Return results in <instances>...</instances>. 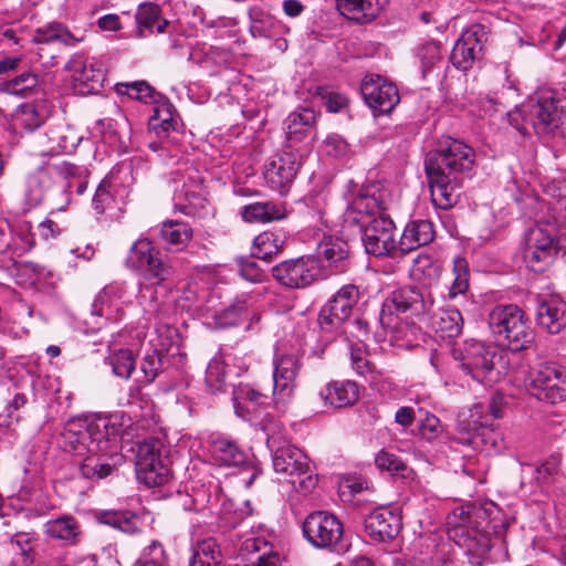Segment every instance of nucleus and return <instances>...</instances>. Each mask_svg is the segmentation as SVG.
I'll use <instances>...</instances> for the list:
<instances>
[{"instance_id":"dca6fc26","label":"nucleus","mask_w":566,"mask_h":566,"mask_svg":"<svg viewBox=\"0 0 566 566\" xmlns=\"http://www.w3.org/2000/svg\"><path fill=\"white\" fill-rule=\"evenodd\" d=\"M67 69L72 73L75 93L80 95L97 94L103 88L106 70L102 62L75 54L67 62Z\"/></svg>"},{"instance_id":"aec40b11","label":"nucleus","mask_w":566,"mask_h":566,"mask_svg":"<svg viewBox=\"0 0 566 566\" xmlns=\"http://www.w3.org/2000/svg\"><path fill=\"white\" fill-rule=\"evenodd\" d=\"M301 366L296 354H282L274 359L273 396L276 403L285 402L293 396Z\"/></svg>"},{"instance_id":"6ab92c4d","label":"nucleus","mask_w":566,"mask_h":566,"mask_svg":"<svg viewBox=\"0 0 566 566\" xmlns=\"http://www.w3.org/2000/svg\"><path fill=\"white\" fill-rule=\"evenodd\" d=\"M360 91L374 114H389L400 101L397 86L379 75L366 76L361 82Z\"/></svg>"},{"instance_id":"ea45409f","label":"nucleus","mask_w":566,"mask_h":566,"mask_svg":"<svg viewBox=\"0 0 566 566\" xmlns=\"http://www.w3.org/2000/svg\"><path fill=\"white\" fill-rule=\"evenodd\" d=\"M103 522L128 535L137 534L143 528L142 517L129 511L106 512L103 515Z\"/></svg>"},{"instance_id":"79ce46f5","label":"nucleus","mask_w":566,"mask_h":566,"mask_svg":"<svg viewBox=\"0 0 566 566\" xmlns=\"http://www.w3.org/2000/svg\"><path fill=\"white\" fill-rule=\"evenodd\" d=\"M82 40V36H76L65 25L59 22L49 23L36 31L38 42L61 41L66 45H74Z\"/></svg>"},{"instance_id":"4d7b16f0","label":"nucleus","mask_w":566,"mask_h":566,"mask_svg":"<svg viewBox=\"0 0 566 566\" xmlns=\"http://www.w3.org/2000/svg\"><path fill=\"white\" fill-rule=\"evenodd\" d=\"M555 254L547 251L525 249L524 260L530 269L535 272H542L545 266L552 263Z\"/></svg>"},{"instance_id":"f03ea898","label":"nucleus","mask_w":566,"mask_h":566,"mask_svg":"<svg viewBox=\"0 0 566 566\" xmlns=\"http://www.w3.org/2000/svg\"><path fill=\"white\" fill-rule=\"evenodd\" d=\"M433 307L431 295L413 286H405L394 291L382 303L379 322L381 326L396 335L397 338L405 337L407 331L412 332L413 325L403 323L399 314L410 313L413 316L429 314Z\"/></svg>"},{"instance_id":"6e6552de","label":"nucleus","mask_w":566,"mask_h":566,"mask_svg":"<svg viewBox=\"0 0 566 566\" xmlns=\"http://www.w3.org/2000/svg\"><path fill=\"white\" fill-rule=\"evenodd\" d=\"M111 431L117 430L104 418L72 420L65 424L61 433V446L66 452L85 457L91 452V447L108 438Z\"/></svg>"},{"instance_id":"49530a36","label":"nucleus","mask_w":566,"mask_h":566,"mask_svg":"<svg viewBox=\"0 0 566 566\" xmlns=\"http://www.w3.org/2000/svg\"><path fill=\"white\" fill-rule=\"evenodd\" d=\"M164 352L159 349H151L145 354L140 364V370L144 375L143 382L150 384L156 379L164 368Z\"/></svg>"},{"instance_id":"603ef678","label":"nucleus","mask_w":566,"mask_h":566,"mask_svg":"<svg viewBox=\"0 0 566 566\" xmlns=\"http://www.w3.org/2000/svg\"><path fill=\"white\" fill-rule=\"evenodd\" d=\"M417 55L420 60L422 72L426 74L441 61V45L437 41L427 42L418 49Z\"/></svg>"},{"instance_id":"09e8293b","label":"nucleus","mask_w":566,"mask_h":566,"mask_svg":"<svg viewBox=\"0 0 566 566\" xmlns=\"http://www.w3.org/2000/svg\"><path fill=\"white\" fill-rule=\"evenodd\" d=\"M134 566H168V556L163 544L158 541H153L144 548L142 556Z\"/></svg>"},{"instance_id":"774afa93","label":"nucleus","mask_w":566,"mask_h":566,"mask_svg":"<svg viewBox=\"0 0 566 566\" xmlns=\"http://www.w3.org/2000/svg\"><path fill=\"white\" fill-rule=\"evenodd\" d=\"M325 148L328 155L342 157L348 153L347 142L339 135H331L325 140Z\"/></svg>"},{"instance_id":"1a4fd4ad","label":"nucleus","mask_w":566,"mask_h":566,"mask_svg":"<svg viewBox=\"0 0 566 566\" xmlns=\"http://www.w3.org/2000/svg\"><path fill=\"white\" fill-rule=\"evenodd\" d=\"M124 462L117 431H111L108 438L91 447V452L78 463V471L84 479L102 480L113 474Z\"/></svg>"},{"instance_id":"c756f323","label":"nucleus","mask_w":566,"mask_h":566,"mask_svg":"<svg viewBox=\"0 0 566 566\" xmlns=\"http://www.w3.org/2000/svg\"><path fill=\"white\" fill-rule=\"evenodd\" d=\"M434 238L433 226L428 220L410 221L398 242L399 253L406 254L421 245L430 243Z\"/></svg>"},{"instance_id":"72a5a7b5","label":"nucleus","mask_w":566,"mask_h":566,"mask_svg":"<svg viewBox=\"0 0 566 566\" xmlns=\"http://www.w3.org/2000/svg\"><path fill=\"white\" fill-rule=\"evenodd\" d=\"M430 326L441 338H453L462 332L463 317L457 308H440L431 315Z\"/></svg>"},{"instance_id":"a878e982","label":"nucleus","mask_w":566,"mask_h":566,"mask_svg":"<svg viewBox=\"0 0 566 566\" xmlns=\"http://www.w3.org/2000/svg\"><path fill=\"white\" fill-rule=\"evenodd\" d=\"M248 17L249 31L253 39H273L289 32V28L282 21L259 6L251 7Z\"/></svg>"},{"instance_id":"7ed1b4c3","label":"nucleus","mask_w":566,"mask_h":566,"mask_svg":"<svg viewBox=\"0 0 566 566\" xmlns=\"http://www.w3.org/2000/svg\"><path fill=\"white\" fill-rule=\"evenodd\" d=\"M452 356L460 361L462 370L482 385L491 386L501 377L499 364L502 358L495 346L478 339H467L452 348Z\"/></svg>"},{"instance_id":"7c9ffc66","label":"nucleus","mask_w":566,"mask_h":566,"mask_svg":"<svg viewBox=\"0 0 566 566\" xmlns=\"http://www.w3.org/2000/svg\"><path fill=\"white\" fill-rule=\"evenodd\" d=\"M137 34L142 38L148 34H161L166 31L169 22L161 15V9L153 2L140 3L136 14Z\"/></svg>"},{"instance_id":"4468645a","label":"nucleus","mask_w":566,"mask_h":566,"mask_svg":"<svg viewBox=\"0 0 566 566\" xmlns=\"http://www.w3.org/2000/svg\"><path fill=\"white\" fill-rule=\"evenodd\" d=\"M302 530L307 542L321 549L334 548L344 535L343 523L327 511L310 513L303 522Z\"/></svg>"},{"instance_id":"20e7f679","label":"nucleus","mask_w":566,"mask_h":566,"mask_svg":"<svg viewBox=\"0 0 566 566\" xmlns=\"http://www.w3.org/2000/svg\"><path fill=\"white\" fill-rule=\"evenodd\" d=\"M489 326L512 352L526 349L534 342V331L527 325L524 313L517 305L495 306L489 314Z\"/></svg>"},{"instance_id":"0e129e2a","label":"nucleus","mask_w":566,"mask_h":566,"mask_svg":"<svg viewBox=\"0 0 566 566\" xmlns=\"http://www.w3.org/2000/svg\"><path fill=\"white\" fill-rule=\"evenodd\" d=\"M116 286L108 285L97 295L94 303L92 304V313L97 316H104L109 314V297L115 292Z\"/></svg>"},{"instance_id":"393cba45","label":"nucleus","mask_w":566,"mask_h":566,"mask_svg":"<svg viewBox=\"0 0 566 566\" xmlns=\"http://www.w3.org/2000/svg\"><path fill=\"white\" fill-rule=\"evenodd\" d=\"M359 387L354 380H334L323 387L318 397L324 407L346 408L354 406L359 399Z\"/></svg>"},{"instance_id":"6e6d98bb","label":"nucleus","mask_w":566,"mask_h":566,"mask_svg":"<svg viewBox=\"0 0 566 566\" xmlns=\"http://www.w3.org/2000/svg\"><path fill=\"white\" fill-rule=\"evenodd\" d=\"M176 122L174 120L170 105H161L155 108L154 115L150 118V126L153 129L160 128L164 132L175 129Z\"/></svg>"},{"instance_id":"5fc2aeb1","label":"nucleus","mask_w":566,"mask_h":566,"mask_svg":"<svg viewBox=\"0 0 566 566\" xmlns=\"http://www.w3.org/2000/svg\"><path fill=\"white\" fill-rule=\"evenodd\" d=\"M239 274L251 283H261L266 279V274L260 269L258 262L253 259L240 258L237 261Z\"/></svg>"},{"instance_id":"9b49d317","label":"nucleus","mask_w":566,"mask_h":566,"mask_svg":"<svg viewBox=\"0 0 566 566\" xmlns=\"http://www.w3.org/2000/svg\"><path fill=\"white\" fill-rule=\"evenodd\" d=\"M360 296L361 293L358 285L353 283L343 285L327 300L319 311L318 324L322 331L327 333L338 332L350 317Z\"/></svg>"},{"instance_id":"423d86ee","label":"nucleus","mask_w":566,"mask_h":566,"mask_svg":"<svg viewBox=\"0 0 566 566\" xmlns=\"http://www.w3.org/2000/svg\"><path fill=\"white\" fill-rule=\"evenodd\" d=\"M273 469L283 475L294 488L304 493H311L317 485L318 479L307 455L294 446L277 448L272 458Z\"/></svg>"},{"instance_id":"412c9836","label":"nucleus","mask_w":566,"mask_h":566,"mask_svg":"<svg viewBox=\"0 0 566 566\" xmlns=\"http://www.w3.org/2000/svg\"><path fill=\"white\" fill-rule=\"evenodd\" d=\"M364 527L371 541L390 542L402 528L401 516L389 507H378L366 516Z\"/></svg>"},{"instance_id":"a211bd4d","label":"nucleus","mask_w":566,"mask_h":566,"mask_svg":"<svg viewBox=\"0 0 566 566\" xmlns=\"http://www.w3.org/2000/svg\"><path fill=\"white\" fill-rule=\"evenodd\" d=\"M395 229L392 220L385 216L361 230L366 252L376 258L395 256L399 252Z\"/></svg>"},{"instance_id":"37998d69","label":"nucleus","mask_w":566,"mask_h":566,"mask_svg":"<svg viewBox=\"0 0 566 566\" xmlns=\"http://www.w3.org/2000/svg\"><path fill=\"white\" fill-rule=\"evenodd\" d=\"M15 118L24 128L34 130L43 125L46 115L43 108L32 103H24L17 109Z\"/></svg>"},{"instance_id":"5701e85b","label":"nucleus","mask_w":566,"mask_h":566,"mask_svg":"<svg viewBox=\"0 0 566 566\" xmlns=\"http://www.w3.org/2000/svg\"><path fill=\"white\" fill-rule=\"evenodd\" d=\"M537 324L551 334L566 326V303L557 294H539L536 310Z\"/></svg>"},{"instance_id":"f8f14e48","label":"nucleus","mask_w":566,"mask_h":566,"mask_svg":"<svg viewBox=\"0 0 566 566\" xmlns=\"http://www.w3.org/2000/svg\"><path fill=\"white\" fill-rule=\"evenodd\" d=\"M385 210V193L377 185H369L353 198L344 213V221L361 231L378 218L387 216Z\"/></svg>"},{"instance_id":"e2e57ef3","label":"nucleus","mask_w":566,"mask_h":566,"mask_svg":"<svg viewBox=\"0 0 566 566\" xmlns=\"http://www.w3.org/2000/svg\"><path fill=\"white\" fill-rule=\"evenodd\" d=\"M352 367L360 376H367L373 373L374 365L367 358V354L361 348H352Z\"/></svg>"},{"instance_id":"f3484780","label":"nucleus","mask_w":566,"mask_h":566,"mask_svg":"<svg viewBox=\"0 0 566 566\" xmlns=\"http://www.w3.org/2000/svg\"><path fill=\"white\" fill-rule=\"evenodd\" d=\"M273 277L290 289L310 286L317 277V262L312 256L283 261L272 268Z\"/></svg>"},{"instance_id":"c9c22d12","label":"nucleus","mask_w":566,"mask_h":566,"mask_svg":"<svg viewBox=\"0 0 566 566\" xmlns=\"http://www.w3.org/2000/svg\"><path fill=\"white\" fill-rule=\"evenodd\" d=\"M315 120L316 114L312 108L302 107L292 112L285 119L287 139H301L306 136Z\"/></svg>"},{"instance_id":"9d476101","label":"nucleus","mask_w":566,"mask_h":566,"mask_svg":"<svg viewBox=\"0 0 566 566\" xmlns=\"http://www.w3.org/2000/svg\"><path fill=\"white\" fill-rule=\"evenodd\" d=\"M136 474L148 488L165 484L170 474L167 449L159 439L140 442L136 452Z\"/></svg>"},{"instance_id":"f704fd0d","label":"nucleus","mask_w":566,"mask_h":566,"mask_svg":"<svg viewBox=\"0 0 566 566\" xmlns=\"http://www.w3.org/2000/svg\"><path fill=\"white\" fill-rule=\"evenodd\" d=\"M242 218L247 222H271L274 220H281L286 216L284 206L268 202H255L242 208Z\"/></svg>"},{"instance_id":"338daca9","label":"nucleus","mask_w":566,"mask_h":566,"mask_svg":"<svg viewBox=\"0 0 566 566\" xmlns=\"http://www.w3.org/2000/svg\"><path fill=\"white\" fill-rule=\"evenodd\" d=\"M193 554L202 559L216 562L218 565L220 563V551L216 542L212 539H207L199 543Z\"/></svg>"},{"instance_id":"0eeeda50","label":"nucleus","mask_w":566,"mask_h":566,"mask_svg":"<svg viewBox=\"0 0 566 566\" xmlns=\"http://www.w3.org/2000/svg\"><path fill=\"white\" fill-rule=\"evenodd\" d=\"M530 125L539 135L566 133V98L545 91L527 103Z\"/></svg>"},{"instance_id":"cd10ccee","label":"nucleus","mask_w":566,"mask_h":566,"mask_svg":"<svg viewBox=\"0 0 566 566\" xmlns=\"http://www.w3.org/2000/svg\"><path fill=\"white\" fill-rule=\"evenodd\" d=\"M193 237V230L190 224L177 221L166 220L158 230V239L163 242L168 252H178L184 250Z\"/></svg>"},{"instance_id":"de8ad7c7","label":"nucleus","mask_w":566,"mask_h":566,"mask_svg":"<svg viewBox=\"0 0 566 566\" xmlns=\"http://www.w3.org/2000/svg\"><path fill=\"white\" fill-rule=\"evenodd\" d=\"M115 92L119 95H127L129 98L148 103L154 97L153 87L145 81L133 83H117Z\"/></svg>"},{"instance_id":"4be33fe9","label":"nucleus","mask_w":566,"mask_h":566,"mask_svg":"<svg viewBox=\"0 0 566 566\" xmlns=\"http://www.w3.org/2000/svg\"><path fill=\"white\" fill-rule=\"evenodd\" d=\"M483 25H474L462 33L450 54L452 65L463 72L470 70L482 52Z\"/></svg>"},{"instance_id":"ddd939ff","label":"nucleus","mask_w":566,"mask_h":566,"mask_svg":"<svg viewBox=\"0 0 566 566\" xmlns=\"http://www.w3.org/2000/svg\"><path fill=\"white\" fill-rule=\"evenodd\" d=\"M531 395L549 403L566 401V368L542 364L530 374Z\"/></svg>"},{"instance_id":"680f3d73","label":"nucleus","mask_w":566,"mask_h":566,"mask_svg":"<svg viewBox=\"0 0 566 566\" xmlns=\"http://www.w3.org/2000/svg\"><path fill=\"white\" fill-rule=\"evenodd\" d=\"M185 200L187 203H178L177 208L187 216H193L197 213L199 209L205 207V198L195 191H184L182 192ZM181 193H179V198Z\"/></svg>"},{"instance_id":"8fccbe9b","label":"nucleus","mask_w":566,"mask_h":566,"mask_svg":"<svg viewBox=\"0 0 566 566\" xmlns=\"http://www.w3.org/2000/svg\"><path fill=\"white\" fill-rule=\"evenodd\" d=\"M38 76L32 72H25L11 81L0 83V92L9 94H24L38 85Z\"/></svg>"},{"instance_id":"39448f33","label":"nucleus","mask_w":566,"mask_h":566,"mask_svg":"<svg viewBox=\"0 0 566 566\" xmlns=\"http://www.w3.org/2000/svg\"><path fill=\"white\" fill-rule=\"evenodd\" d=\"M126 265L151 285H160L174 276L176 270L172 260L164 255L151 240L143 238L136 240L126 258Z\"/></svg>"},{"instance_id":"473e14b6","label":"nucleus","mask_w":566,"mask_h":566,"mask_svg":"<svg viewBox=\"0 0 566 566\" xmlns=\"http://www.w3.org/2000/svg\"><path fill=\"white\" fill-rule=\"evenodd\" d=\"M43 533L52 539L63 542L65 545H74L81 535V526L73 516L61 515L46 521L43 524Z\"/></svg>"},{"instance_id":"e433bc0d","label":"nucleus","mask_w":566,"mask_h":566,"mask_svg":"<svg viewBox=\"0 0 566 566\" xmlns=\"http://www.w3.org/2000/svg\"><path fill=\"white\" fill-rule=\"evenodd\" d=\"M285 242L286 237L284 233L264 231L254 239L253 255L258 259L269 261L283 249Z\"/></svg>"},{"instance_id":"2f4dec72","label":"nucleus","mask_w":566,"mask_h":566,"mask_svg":"<svg viewBox=\"0 0 566 566\" xmlns=\"http://www.w3.org/2000/svg\"><path fill=\"white\" fill-rule=\"evenodd\" d=\"M211 457L220 465L235 467L244 462L245 454L232 440L217 434L209 438Z\"/></svg>"},{"instance_id":"bf43d9fd","label":"nucleus","mask_w":566,"mask_h":566,"mask_svg":"<svg viewBox=\"0 0 566 566\" xmlns=\"http://www.w3.org/2000/svg\"><path fill=\"white\" fill-rule=\"evenodd\" d=\"M443 431L440 420L428 413L419 423V433L427 441L436 440Z\"/></svg>"},{"instance_id":"b1692460","label":"nucleus","mask_w":566,"mask_h":566,"mask_svg":"<svg viewBox=\"0 0 566 566\" xmlns=\"http://www.w3.org/2000/svg\"><path fill=\"white\" fill-rule=\"evenodd\" d=\"M457 535L458 544L465 552L471 565L481 566L489 558L492 544L488 532L478 527H461Z\"/></svg>"},{"instance_id":"bb28decb","label":"nucleus","mask_w":566,"mask_h":566,"mask_svg":"<svg viewBox=\"0 0 566 566\" xmlns=\"http://www.w3.org/2000/svg\"><path fill=\"white\" fill-rule=\"evenodd\" d=\"M318 254L327 262V266L336 274L350 270L352 258L346 241L338 238L324 239L318 247Z\"/></svg>"},{"instance_id":"052dcab7","label":"nucleus","mask_w":566,"mask_h":566,"mask_svg":"<svg viewBox=\"0 0 566 566\" xmlns=\"http://www.w3.org/2000/svg\"><path fill=\"white\" fill-rule=\"evenodd\" d=\"M111 185L106 181H102L97 187L94 198H93V208L98 214H103L106 209H108L114 199L109 191Z\"/></svg>"},{"instance_id":"f257e3e1","label":"nucleus","mask_w":566,"mask_h":566,"mask_svg":"<svg viewBox=\"0 0 566 566\" xmlns=\"http://www.w3.org/2000/svg\"><path fill=\"white\" fill-rule=\"evenodd\" d=\"M474 150L461 140L447 137L424 161L432 203L448 210L458 203L460 189L470 176Z\"/></svg>"},{"instance_id":"a18cd8bd","label":"nucleus","mask_w":566,"mask_h":566,"mask_svg":"<svg viewBox=\"0 0 566 566\" xmlns=\"http://www.w3.org/2000/svg\"><path fill=\"white\" fill-rule=\"evenodd\" d=\"M526 249L547 251L557 254L556 239L553 238V234L549 233L547 229L536 226L531 229L528 233Z\"/></svg>"},{"instance_id":"13d9d810","label":"nucleus","mask_w":566,"mask_h":566,"mask_svg":"<svg viewBox=\"0 0 566 566\" xmlns=\"http://www.w3.org/2000/svg\"><path fill=\"white\" fill-rule=\"evenodd\" d=\"M34 539L35 538L32 534L23 532L14 534L11 538V544L17 546L23 558V563L25 564H31L33 562L32 552Z\"/></svg>"},{"instance_id":"58836bf2","label":"nucleus","mask_w":566,"mask_h":566,"mask_svg":"<svg viewBox=\"0 0 566 566\" xmlns=\"http://www.w3.org/2000/svg\"><path fill=\"white\" fill-rule=\"evenodd\" d=\"M51 185L50 174L46 169L40 168L30 174L27 178L25 198L31 207L40 205Z\"/></svg>"},{"instance_id":"864d4df0","label":"nucleus","mask_w":566,"mask_h":566,"mask_svg":"<svg viewBox=\"0 0 566 566\" xmlns=\"http://www.w3.org/2000/svg\"><path fill=\"white\" fill-rule=\"evenodd\" d=\"M454 280L449 287L448 296L454 298L467 292L469 287V274L467 263L463 259H459L454 263Z\"/></svg>"},{"instance_id":"c03bdc74","label":"nucleus","mask_w":566,"mask_h":566,"mask_svg":"<svg viewBox=\"0 0 566 566\" xmlns=\"http://www.w3.org/2000/svg\"><path fill=\"white\" fill-rule=\"evenodd\" d=\"M107 363L116 376L125 379H128L135 369V358L129 349L113 353L107 357Z\"/></svg>"},{"instance_id":"a19ab883","label":"nucleus","mask_w":566,"mask_h":566,"mask_svg":"<svg viewBox=\"0 0 566 566\" xmlns=\"http://www.w3.org/2000/svg\"><path fill=\"white\" fill-rule=\"evenodd\" d=\"M522 471L535 475V481L541 488H549L551 485L560 481L562 475L559 473V461L557 458L552 457L551 459L543 462L539 467L534 468L533 465L523 467Z\"/></svg>"},{"instance_id":"3c124183","label":"nucleus","mask_w":566,"mask_h":566,"mask_svg":"<svg viewBox=\"0 0 566 566\" xmlns=\"http://www.w3.org/2000/svg\"><path fill=\"white\" fill-rule=\"evenodd\" d=\"M375 463L378 469L401 475L402 478H406L410 471L398 455L384 450L377 453Z\"/></svg>"},{"instance_id":"c85d7f7f","label":"nucleus","mask_w":566,"mask_h":566,"mask_svg":"<svg viewBox=\"0 0 566 566\" xmlns=\"http://www.w3.org/2000/svg\"><path fill=\"white\" fill-rule=\"evenodd\" d=\"M386 0H336L337 10L347 19L366 23L376 19Z\"/></svg>"},{"instance_id":"4c0bfd02","label":"nucleus","mask_w":566,"mask_h":566,"mask_svg":"<svg viewBox=\"0 0 566 566\" xmlns=\"http://www.w3.org/2000/svg\"><path fill=\"white\" fill-rule=\"evenodd\" d=\"M269 397L249 385L239 386L234 391V407L241 412L254 413L259 407L268 403Z\"/></svg>"},{"instance_id":"2eb2a0df","label":"nucleus","mask_w":566,"mask_h":566,"mask_svg":"<svg viewBox=\"0 0 566 566\" xmlns=\"http://www.w3.org/2000/svg\"><path fill=\"white\" fill-rule=\"evenodd\" d=\"M303 158V154L291 144L284 146L275 158L264 165L263 176L268 186L280 193L285 192L295 179Z\"/></svg>"},{"instance_id":"69168bd1","label":"nucleus","mask_w":566,"mask_h":566,"mask_svg":"<svg viewBox=\"0 0 566 566\" xmlns=\"http://www.w3.org/2000/svg\"><path fill=\"white\" fill-rule=\"evenodd\" d=\"M438 268L433 264L431 258L427 254H419L413 259L412 274L420 277V275L432 276L437 273Z\"/></svg>"}]
</instances>
